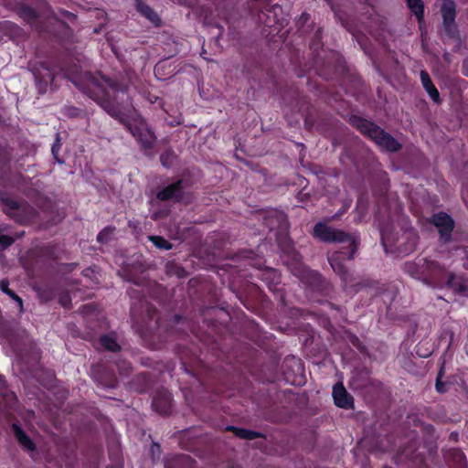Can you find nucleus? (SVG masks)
<instances>
[{
	"label": "nucleus",
	"instance_id": "15",
	"mask_svg": "<svg viewBox=\"0 0 468 468\" xmlns=\"http://www.w3.org/2000/svg\"><path fill=\"white\" fill-rule=\"evenodd\" d=\"M145 271V267L140 261H134L133 263L126 264L118 271L119 275L125 281L133 282L136 285L141 284V281L136 278L137 273H143Z\"/></svg>",
	"mask_w": 468,
	"mask_h": 468
},
{
	"label": "nucleus",
	"instance_id": "19",
	"mask_svg": "<svg viewBox=\"0 0 468 468\" xmlns=\"http://www.w3.org/2000/svg\"><path fill=\"white\" fill-rule=\"evenodd\" d=\"M194 460L186 454L166 456L165 458V468H190Z\"/></svg>",
	"mask_w": 468,
	"mask_h": 468
},
{
	"label": "nucleus",
	"instance_id": "4",
	"mask_svg": "<svg viewBox=\"0 0 468 468\" xmlns=\"http://www.w3.org/2000/svg\"><path fill=\"white\" fill-rule=\"evenodd\" d=\"M3 211L20 225H27L38 218V212L27 202H18L9 197H0Z\"/></svg>",
	"mask_w": 468,
	"mask_h": 468
},
{
	"label": "nucleus",
	"instance_id": "35",
	"mask_svg": "<svg viewBox=\"0 0 468 468\" xmlns=\"http://www.w3.org/2000/svg\"><path fill=\"white\" fill-rule=\"evenodd\" d=\"M346 338L355 347H356L361 353L367 352V347L362 344L357 335L353 333H347Z\"/></svg>",
	"mask_w": 468,
	"mask_h": 468
},
{
	"label": "nucleus",
	"instance_id": "38",
	"mask_svg": "<svg viewBox=\"0 0 468 468\" xmlns=\"http://www.w3.org/2000/svg\"><path fill=\"white\" fill-rule=\"evenodd\" d=\"M81 110L73 106H67L64 108V113L69 118H77L81 114Z\"/></svg>",
	"mask_w": 468,
	"mask_h": 468
},
{
	"label": "nucleus",
	"instance_id": "1",
	"mask_svg": "<svg viewBox=\"0 0 468 468\" xmlns=\"http://www.w3.org/2000/svg\"><path fill=\"white\" fill-rule=\"evenodd\" d=\"M72 83L83 93L96 100L98 104L112 118L123 123L128 131L136 138L144 150H151L156 141L154 133L144 122L138 124H132L127 121L126 112L132 107L129 96L126 95V101L119 99L116 95L112 96L106 90L105 84L114 93H127L128 86L121 81L107 78L101 73L85 71L71 80Z\"/></svg>",
	"mask_w": 468,
	"mask_h": 468
},
{
	"label": "nucleus",
	"instance_id": "24",
	"mask_svg": "<svg viewBox=\"0 0 468 468\" xmlns=\"http://www.w3.org/2000/svg\"><path fill=\"white\" fill-rule=\"evenodd\" d=\"M420 80L423 85V88L426 90V91L429 93L430 97L432 99V101L435 103L441 102L440 93L437 90V88L433 85L430 75L427 71L421 70L420 71Z\"/></svg>",
	"mask_w": 468,
	"mask_h": 468
},
{
	"label": "nucleus",
	"instance_id": "17",
	"mask_svg": "<svg viewBox=\"0 0 468 468\" xmlns=\"http://www.w3.org/2000/svg\"><path fill=\"white\" fill-rule=\"evenodd\" d=\"M265 225L271 229H280L285 230L288 229L289 222L284 212L274 210L264 218Z\"/></svg>",
	"mask_w": 468,
	"mask_h": 468
},
{
	"label": "nucleus",
	"instance_id": "28",
	"mask_svg": "<svg viewBox=\"0 0 468 468\" xmlns=\"http://www.w3.org/2000/svg\"><path fill=\"white\" fill-rule=\"evenodd\" d=\"M0 289L2 292L9 295L12 299H14L18 306L20 311L23 310V301L22 299L12 290L9 289V282L7 280H2L0 282Z\"/></svg>",
	"mask_w": 468,
	"mask_h": 468
},
{
	"label": "nucleus",
	"instance_id": "11",
	"mask_svg": "<svg viewBox=\"0 0 468 468\" xmlns=\"http://www.w3.org/2000/svg\"><path fill=\"white\" fill-rule=\"evenodd\" d=\"M347 250H349V249H347ZM348 252L349 251H346L345 248H343L342 250L335 251L327 257L331 268L345 283L351 282L352 276L348 269L342 262L340 255H345L346 258L347 259Z\"/></svg>",
	"mask_w": 468,
	"mask_h": 468
},
{
	"label": "nucleus",
	"instance_id": "25",
	"mask_svg": "<svg viewBox=\"0 0 468 468\" xmlns=\"http://www.w3.org/2000/svg\"><path fill=\"white\" fill-rule=\"evenodd\" d=\"M227 431H232L239 438L250 440V441L257 439V438H261L263 436L261 432L254 431L251 430L243 429V428H237L234 426H228Z\"/></svg>",
	"mask_w": 468,
	"mask_h": 468
},
{
	"label": "nucleus",
	"instance_id": "48",
	"mask_svg": "<svg viewBox=\"0 0 468 468\" xmlns=\"http://www.w3.org/2000/svg\"><path fill=\"white\" fill-rule=\"evenodd\" d=\"M465 255L468 257V247L464 248Z\"/></svg>",
	"mask_w": 468,
	"mask_h": 468
},
{
	"label": "nucleus",
	"instance_id": "27",
	"mask_svg": "<svg viewBox=\"0 0 468 468\" xmlns=\"http://www.w3.org/2000/svg\"><path fill=\"white\" fill-rule=\"evenodd\" d=\"M101 345L107 350L117 352L121 349L120 345L116 342L115 338L103 335L100 337Z\"/></svg>",
	"mask_w": 468,
	"mask_h": 468
},
{
	"label": "nucleus",
	"instance_id": "2",
	"mask_svg": "<svg viewBox=\"0 0 468 468\" xmlns=\"http://www.w3.org/2000/svg\"><path fill=\"white\" fill-rule=\"evenodd\" d=\"M348 122L354 128L370 138L381 148L388 152H398L401 149V144L398 140L375 122L357 115L349 116Z\"/></svg>",
	"mask_w": 468,
	"mask_h": 468
},
{
	"label": "nucleus",
	"instance_id": "5",
	"mask_svg": "<svg viewBox=\"0 0 468 468\" xmlns=\"http://www.w3.org/2000/svg\"><path fill=\"white\" fill-rule=\"evenodd\" d=\"M160 201H171L188 205L192 202V195L186 191V183L183 179L177 180L163 187L156 193Z\"/></svg>",
	"mask_w": 468,
	"mask_h": 468
},
{
	"label": "nucleus",
	"instance_id": "23",
	"mask_svg": "<svg viewBox=\"0 0 468 468\" xmlns=\"http://www.w3.org/2000/svg\"><path fill=\"white\" fill-rule=\"evenodd\" d=\"M421 259L419 261H409L403 266V270L410 274L411 277L416 279H423L425 277V267L423 266V261Z\"/></svg>",
	"mask_w": 468,
	"mask_h": 468
},
{
	"label": "nucleus",
	"instance_id": "34",
	"mask_svg": "<svg viewBox=\"0 0 468 468\" xmlns=\"http://www.w3.org/2000/svg\"><path fill=\"white\" fill-rule=\"evenodd\" d=\"M61 138H60V133H56V136H55V142L52 145V148H51V153H52V155L54 157V159L58 163V164H63L64 161L62 159L59 158L58 156V152L61 148Z\"/></svg>",
	"mask_w": 468,
	"mask_h": 468
},
{
	"label": "nucleus",
	"instance_id": "14",
	"mask_svg": "<svg viewBox=\"0 0 468 468\" xmlns=\"http://www.w3.org/2000/svg\"><path fill=\"white\" fill-rule=\"evenodd\" d=\"M333 397L337 407L342 409H352L354 406L353 397L346 391L344 385L340 382L336 383L333 388Z\"/></svg>",
	"mask_w": 468,
	"mask_h": 468
},
{
	"label": "nucleus",
	"instance_id": "33",
	"mask_svg": "<svg viewBox=\"0 0 468 468\" xmlns=\"http://www.w3.org/2000/svg\"><path fill=\"white\" fill-rule=\"evenodd\" d=\"M149 239L159 249L168 250L173 247L172 243L161 236H150Z\"/></svg>",
	"mask_w": 468,
	"mask_h": 468
},
{
	"label": "nucleus",
	"instance_id": "43",
	"mask_svg": "<svg viewBox=\"0 0 468 468\" xmlns=\"http://www.w3.org/2000/svg\"><path fill=\"white\" fill-rule=\"evenodd\" d=\"M298 198L300 201H305L309 198V194L303 193V191L299 192Z\"/></svg>",
	"mask_w": 468,
	"mask_h": 468
},
{
	"label": "nucleus",
	"instance_id": "36",
	"mask_svg": "<svg viewBox=\"0 0 468 468\" xmlns=\"http://www.w3.org/2000/svg\"><path fill=\"white\" fill-rule=\"evenodd\" d=\"M443 376V368H441L440 370V372L438 373V376H437V378H436V390L439 392V393H445L447 391V388H446V383L441 381V378Z\"/></svg>",
	"mask_w": 468,
	"mask_h": 468
},
{
	"label": "nucleus",
	"instance_id": "45",
	"mask_svg": "<svg viewBox=\"0 0 468 468\" xmlns=\"http://www.w3.org/2000/svg\"><path fill=\"white\" fill-rule=\"evenodd\" d=\"M305 126L311 128L313 126V122L310 120V117H307L304 121Z\"/></svg>",
	"mask_w": 468,
	"mask_h": 468
},
{
	"label": "nucleus",
	"instance_id": "3",
	"mask_svg": "<svg viewBox=\"0 0 468 468\" xmlns=\"http://www.w3.org/2000/svg\"><path fill=\"white\" fill-rule=\"evenodd\" d=\"M313 235L320 241L326 243H348L349 252L347 260L352 261L355 258L359 246V239L356 236L346 233L341 229H335L327 224L318 222L314 225Z\"/></svg>",
	"mask_w": 468,
	"mask_h": 468
},
{
	"label": "nucleus",
	"instance_id": "9",
	"mask_svg": "<svg viewBox=\"0 0 468 468\" xmlns=\"http://www.w3.org/2000/svg\"><path fill=\"white\" fill-rule=\"evenodd\" d=\"M303 282L311 292L322 296H329L333 292V285L321 273L308 270L303 273Z\"/></svg>",
	"mask_w": 468,
	"mask_h": 468
},
{
	"label": "nucleus",
	"instance_id": "7",
	"mask_svg": "<svg viewBox=\"0 0 468 468\" xmlns=\"http://www.w3.org/2000/svg\"><path fill=\"white\" fill-rule=\"evenodd\" d=\"M423 266L425 267V277L422 282L431 288L444 287L447 274L450 272L446 271L445 267L437 261L424 260Z\"/></svg>",
	"mask_w": 468,
	"mask_h": 468
},
{
	"label": "nucleus",
	"instance_id": "16",
	"mask_svg": "<svg viewBox=\"0 0 468 468\" xmlns=\"http://www.w3.org/2000/svg\"><path fill=\"white\" fill-rule=\"evenodd\" d=\"M444 286L452 289L455 294L468 296V280L456 276L453 272L447 274Z\"/></svg>",
	"mask_w": 468,
	"mask_h": 468
},
{
	"label": "nucleus",
	"instance_id": "42",
	"mask_svg": "<svg viewBox=\"0 0 468 468\" xmlns=\"http://www.w3.org/2000/svg\"><path fill=\"white\" fill-rule=\"evenodd\" d=\"M6 27L10 28L16 33L21 31V28L13 23L6 22Z\"/></svg>",
	"mask_w": 468,
	"mask_h": 468
},
{
	"label": "nucleus",
	"instance_id": "30",
	"mask_svg": "<svg viewBox=\"0 0 468 468\" xmlns=\"http://www.w3.org/2000/svg\"><path fill=\"white\" fill-rule=\"evenodd\" d=\"M13 157V148L0 144V166H5Z\"/></svg>",
	"mask_w": 468,
	"mask_h": 468
},
{
	"label": "nucleus",
	"instance_id": "21",
	"mask_svg": "<svg viewBox=\"0 0 468 468\" xmlns=\"http://www.w3.org/2000/svg\"><path fill=\"white\" fill-rule=\"evenodd\" d=\"M16 13L27 24H34L39 17L38 13L27 4H18L16 7Z\"/></svg>",
	"mask_w": 468,
	"mask_h": 468
},
{
	"label": "nucleus",
	"instance_id": "49",
	"mask_svg": "<svg viewBox=\"0 0 468 468\" xmlns=\"http://www.w3.org/2000/svg\"><path fill=\"white\" fill-rule=\"evenodd\" d=\"M465 255L468 257V247L464 248Z\"/></svg>",
	"mask_w": 468,
	"mask_h": 468
},
{
	"label": "nucleus",
	"instance_id": "41",
	"mask_svg": "<svg viewBox=\"0 0 468 468\" xmlns=\"http://www.w3.org/2000/svg\"><path fill=\"white\" fill-rule=\"evenodd\" d=\"M58 302L63 307H69L70 304V298L68 294H62L59 296Z\"/></svg>",
	"mask_w": 468,
	"mask_h": 468
},
{
	"label": "nucleus",
	"instance_id": "8",
	"mask_svg": "<svg viewBox=\"0 0 468 468\" xmlns=\"http://www.w3.org/2000/svg\"><path fill=\"white\" fill-rule=\"evenodd\" d=\"M349 388L353 390L370 391L382 388V383L370 378V371L366 368H356L352 371Z\"/></svg>",
	"mask_w": 468,
	"mask_h": 468
},
{
	"label": "nucleus",
	"instance_id": "13",
	"mask_svg": "<svg viewBox=\"0 0 468 468\" xmlns=\"http://www.w3.org/2000/svg\"><path fill=\"white\" fill-rule=\"evenodd\" d=\"M31 70L35 76L38 92L41 94L45 93L48 86L51 84L54 80L53 73L44 63H41L37 67H34Z\"/></svg>",
	"mask_w": 468,
	"mask_h": 468
},
{
	"label": "nucleus",
	"instance_id": "10",
	"mask_svg": "<svg viewBox=\"0 0 468 468\" xmlns=\"http://www.w3.org/2000/svg\"><path fill=\"white\" fill-rule=\"evenodd\" d=\"M431 222L439 229L440 240L444 244L450 243L454 229L453 219L448 214L440 212L431 217Z\"/></svg>",
	"mask_w": 468,
	"mask_h": 468
},
{
	"label": "nucleus",
	"instance_id": "44",
	"mask_svg": "<svg viewBox=\"0 0 468 468\" xmlns=\"http://www.w3.org/2000/svg\"><path fill=\"white\" fill-rule=\"evenodd\" d=\"M372 282H359L356 283V286L357 287V290L363 289L367 286H370Z\"/></svg>",
	"mask_w": 468,
	"mask_h": 468
},
{
	"label": "nucleus",
	"instance_id": "37",
	"mask_svg": "<svg viewBox=\"0 0 468 468\" xmlns=\"http://www.w3.org/2000/svg\"><path fill=\"white\" fill-rule=\"evenodd\" d=\"M15 242V239L7 235H0V249L5 250Z\"/></svg>",
	"mask_w": 468,
	"mask_h": 468
},
{
	"label": "nucleus",
	"instance_id": "18",
	"mask_svg": "<svg viewBox=\"0 0 468 468\" xmlns=\"http://www.w3.org/2000/svg\"><path fill=\"white\" fill-rule=\"evenodd\" d=\"M171 395L167 391H162L154 396L152 406L161 415H168L171 412Z\"/></svg>",
	"mask_w": 468,
	"mask_h": 468
},
{
	"label": "nucleus",
	"instance_id": "39",
	"mask_svg": "<svg viewBox=\"0 0 468 468\" xmlns=\"http://www.w3.org/2000/svg\"><path fill=\"white\" fill-rule=\"evenodd\" d=\"M451 454L455 458L456 462L458 463V465H459L458 468H463L464 466V461H465L463 453L458 450H453L451 452Z\"/></svg>",
	"mask_w": 468,
	"mask_h": 468
},
{
	"label": "nucleus",
	"instance_id": "22",
	"mask_svg": "<svg viewBox=\"0 0 468 468\" xmlns=\"http://www.w3.org/2000/svg\"><path fill=\"white\" fill-rule=\"evenodd\" d=\"M12 429L14 431L16 439L19 442V444L27 451H35L36 445L33 442V441L30 439V437L18 426L17 424L14 423L12 425Z\"/></svg>",
	"mask_w": 468,
	"mask_h": 468
},
{
	"label": "nucleus",
	"instance_id": "6",
	"mask_svg": "<svg viewBox=\"0 0 468 468\" xmlns=\"http://www.w3.org/2000/svg\"><path fill=\"white\" fill-rule=\"evenodd\" d=\"M442 17V28L445 35L453 40H460V33L455 21L456 18V4L454 0H442L440 9Z\"/></svg>",
	"mask_w": 468,
	"mask_h": 468
},
{
	"label": "nucleus",
	"instance_id": "12",
	"mask_svg": "<svg viewBox=\"0 0 468 468\" xmlns=\"http://www.w3.org/2000/svg\"><path fill=\"white\" fill-rule=\"evenodd\" d=\"M418 240L419 236L416 230L409 229L403 231L394 245L399 252L410 254L416 250Z\"/></svg>",
	"mask_w": 468,
	"mask_h": 468
},
{
	"label": "nucleus",
	"instance_id": "20",
	"mask_svg": "<svg viewBox=\"0 0 468 468\" xmlns=\"http://www.w3.org/2000/svg\"><path fill=\"white\" fill-rule=\"evenodd\" d=\"M136 10L154 26L159 27L161 25V18L158 14L145 4L143 0H135Z\"/></svg>",
	"mask_w": 468,
	"mask_h": 468
},
{
	"label": "nucleus",
	"instance_id": "26",
	"mask_svg": "<svg viewBox=\"0 0 468 468\" xmlns=\"http://www.w3.org/2000/svg\"><path fill=\"white\" fill-rule=\"evenodd\" d=\"M409 8L416 16L419 21H421L424 16V5L421 0H407Z\"/></svg>",
	"mask_w": 468,
	"mask_h": 468
},
{
	"label": "nucleus",
	"instance_id": "29",
	"mask_svg": "<svg viewBox=\"0 0 468 468\" xmlns=\"http://www.w3.org/2000/svg\"><path fill=\"white\" fill-rule=\"evenodd\" d=\"M116 228L112 226H108L104 228L97 236V241L105 244L111 241L114 236Z\"/></svg>",
	"mask_w": 468,
	"mask_h": 468
},
{
	"label": "nucleus",
	"instance_id": "31",
	"mask_svg": "<svg viewBox=\"0 0 468 468\" xmlns=\"http://www.w3.org/2000/svg\"><path fill=\"white\" fill-rule=\"evenodd\" d=\"M38 297L42 303L52 301L56 296V292L52 287H44L37 291Z\"/></svg>",
	"mask_w": 468,
	"mask_h": 468
},
{
	"label": "nucleus",
	"instance_id": "47",
	"mask_svg": "<svg viewBox=\"0 0 468 468\" xmlns=\"http://www.w3.org/2000/svg\"><path fill=\"white\" fill-rule=\"evenodd\" d=\"M320 34H321V31H320V28H319V29L316 31L315 36H316L317 37H320Z\"/></svg>",
	"mask_w": 468,
	"mask_h": 468
},
{
	"label": "nucleus",
	"instance_id": "40",
	"mask_svg": "<svg viewBox=\"0 0 468 468\" xmlns=\"http://www.w3.org/2000/svg\"><path fill=\"white\" fill-rule=\"evenodd\" d=\"M63 218H64V215L57 212L56 215L53 216L52 218L47 222L46 228L53 226V225H57L58 223L61 222Z\"/></svg>",
	"mask_w": 468,
	"mask_h": 468
},
{
	"label": "nucleus",
	"instance_id": "46",
	"mask_svg": "<svg viewBox=\"0 0 468 468\" xmlns=\"http://www.w3.org/2000/svg\"><path fill=\"white\" fill-rule=\"evenodd\" d=\"M309 15L306 14V13H303L302 16H301V19L303 20V22H306L308 19H309Z\"/></svg>",
	"mask_w": 468,
	"mask_h": 468
},
{
	"label": "nucleus",
	"instance_id": "32",
	"mask_svg": "<svg viewBox=\"0 0 468 468\" xmlns=\"http://www.w3.org/2000/svg\"><path fill=\"white\" fill-rule=\"evenodd\" d=\"M175 159L176 154L173 150H166L160 155V162L166 168L173 165Z\"/></svg>",
	"mask_w": 468,
	"mask_h": 468
}]
</instances>
